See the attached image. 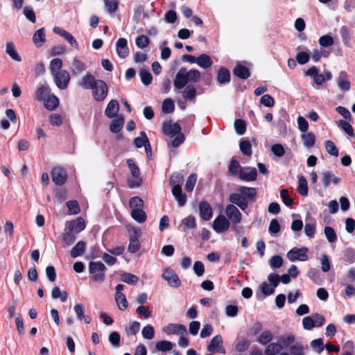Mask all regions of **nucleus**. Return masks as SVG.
Instances as JSON below:
<instances>
[{"label": "nucleus", "mask_w": 355, "mask_h": 355, "mask_svg": "<svg viewBox=\"0 0 355 355\" xmlns=\"http://www.w3.org/2000/svg\"><path fill=\"white\" fill-rule=\"evenodd\" d=\"M142 83L148 86L152 83L153 76L148 69H142L139 73Z\"/></svg>", "instance_id": "c03bdc74"}, {"label": "nucleus", "mask_w": 355, "mask_h": 355, "mask_svg": "<svg viewBox=\"0 0 355 355\" xmlns=\"http://www.w3.org/2000/svg\"><path fill=\"white\" fill-rule=\"evenodd\" d=\"M304 146L308 148L313 147L315 143V136L313 132H306L301 135Z\"/></svg>", "instance_id": "f704fd0d"}, {"label": "nucleus", "mask_w": 355, "mask_h": 355, "mask_svg": "<svg viewBox=\"0 0 355 355\" xmlns=\"http://www.w3.org/2000/svg\"><path fill=\"white\" fill-rule=\"evenodd\" d=\"M242 168L243 167L239 164L237 160L234 159L231 160L229 166V171L232 175H238V176H239V173H241Z\"/></svg>", "instance_id": "4d7b16f0"}, {"label": "nucleus", "mask_w": 355, "mask_h": 355, "mask_svg": "<svg viewBox=\"0 0 355 355\" xmlns=\"http://www.w3.org/2000/svg\"><path fill=\"white\" fill-rule=\"evenodd\" d=\"M98 79L91 73H87L78 83V85L85 89H92L96 84Z\"/></svg>", "instance_id": "4be33fe9"}, {"label": "nucleus", "mask_w": 355, "mask_h": 355, "mask_svg": "<svg viewBox=\"0 0 355 355\" xmlns=\"http://www.w3.org/2000/svg\"><path fill=\"white\" fill-rule=\"evenodd\" d=\"M131 216L134 220L139 223H142L146 220V214L142 208L139 209L132 210Z\"/></svg>", "instance_id": "a18cd8bd"}, {"label": "nucleus", "mask_w": 355, "mask_h": 355, "mask_svg": "<svg viewBox=\"0 0 355 355\" xmlns=\"http://www.w3.org/2000/svg\"><path fill=\"white\" fill-rule=\"evenodd\" d=\"M234 128L239 135H243L246 131V122L243 119H236L234 121Z\"/></svg>", "instance_id": "603ef678"}, {"label": "nucleus", "mask_w": 355, "mask_h": 355, "mask_svg": "<svg viewBox=\"0 0 355 355\" xmlns=\"http://www.w3.org/2000/svg\"><path fill=\"white\" fill-rule=\"evenodd\" d=\"M104 3L107 12L112 14L118 10L119 1L118 0H104Z\"/></svg>", "instance_id": "de8ad7c7"}, {"label": "nucleus", "mask_w": 355, "mask_h": 355, "mask_svg": "<svg viewBox=\"0 0 355 355\" xmlns=\"http://www.w3.org/2000/svg\"><path fill=\"white\" fill-rule=\"evenodd\" d=\"M325 236L329 243H334L337 240L335 230L329 226H326L324 230Z\"/></svg>", "instance_id": "13d9d810"}, {"label": "nucleus", "mask_w": 355, "mask_h": 355, "mask_svg": "<svg viewBox=\"0 0 355 355\" xmlns=\"http://www.w3.org/2000/svg\"><path fill=\"white\" fill-rule=\"evenodd\" d=\"M121 280L128 284L135 285L139 281V277L135 275L123 272L121 274Z\"/></svg>", "instance_id": "a19ab883"}, {"label": "nucleus", "mask_w": 355, "mask_h": 355, "mask_svg": "<svg viewBox=\"0 0 355 355\" xmlns=\"http://www.w3.org/2000/svg\"><path fill=\"white\" fill-rule=\"evenodd\" d=\"M291 355H304V347L299 343L293 345L290 347Z\"/></svg>", "instance_id": "774afa93"}, {"label": "nucleus", "mask_w": 355, "mask_h": 355, "mask_svg": "<svg viewBox=\"0 0 355 355\" xmlns=\"http://www.w3.org/2000/svg\"><path fill=\"white\" fill-rule=\"evenodd\" d=\"M85 228V223L82 218L70 222L69 229L74 233H79Z\"/></svg>", "instance_id": "c85d7f7f"}, {"label": "nucleus", "mask_w": 355, "mask_h": 355, "mask_svg": "<svg viewBox=\"0 0 355 355\" xmlns=\"http://www.w3.org/2000/svg\"><path fill=\"white\" fill-rule=\"evenodd\" d=\"M6 53L9 55V56L16 61H21V58L16 51L15 46L12 42H7L6 43Z\"/></svg>", "instance_id": "79ce46f5"}, {"label": "nucleus", "mask_w": 355, "mask_h": 355, "mask_svg": "<svg viewBox=\"0 0 355 355\" xmlns=\"http://www.w3.org/2000/svg\"><path fill=\"white\" fill-rule=\"evenodd\" d=\"M53 31L54 33L64 37L71 44V46L78 49V44L75 37L71 33L58 26H55Z\"/></svg>", "instance_id": "6ab92c4d"}, {"label": "nucleus", "mask_w": 355, "mask_h": 355, "mask_svg": "<svg viewBox=\"0 0 355 355\" xmlns=\"http://www.w3.org/2000/svg\"><path fill=\"white\" fill-rule=\"evenodd\" d=\"M105 266L101 261H90L89 272L94 282H103L105 279Z\"/></svg>", "instance_id": "20e7f679"}, {"label": "nucleus", "mask_w": 355, "mask_h": 355, "mask_svg": "<svg viewBox=\"0 0 355 355\" xmlns=\"http://www.w3.org/2000/svg\"><path fill=\"white\" fill-rule=\"evenodd\" d=\"M55 85L60 89H65L68 87L69 84L71 76L69 73L65 70H60L59 72L52 75Z\"/></svg>", "instance_id": "0eeeda50"}, {"label": "nucleus", "mask_w": 355, "mask_h": 355, "mask_svg": "<svg viewBox=\"0 0 355 355\" xmlns=\"http://www.w3.org/2000/svg\"><path fill=\"white\" fill-rule=\"evenodd\" d=\"M114 299L117 304V306L120 310L124 311L125 309H127L128 306V302L124 294L115 295Z\"/></svg>", "instance_id": "49530a36"}, {"label": "nucleus", "mask_w": 355, "mask_h": 355, "mask_svg": "<svg viewBox=\"0 0 355 355\" xmlns=\"http://www.w3.org/2000/svg\"><path fill=\"white\" fill-rule=\"evenodd\" d=\"M239 147L241 151L243 153V155L247 156H250L252 155V146L248 140H241Z\"/></svg>", "instance_id": "3c124183"}, {"label": "nucleus", "mask_w": 355, "mask_h": 355, "mask_svg": "<svg viewBox=\"0 0 355 355\" xmlns=\"http://www.w3.org/2000/svg\"><path fill=\"white\" fill-rule=\"evenodd\" d=\"M197 180V175L195 173H191L187 178L186 184H185V189L188 192H191L194 188V186L196 184Z\"/></svg>", "instance_id": "0e129e2a"}, {"label": "nucleus", "mask_w": 355, "mask_h": 355, "mask_svg": "<svg viewBox=\"0 0 355 355\" xmlns=\"http://www.w3.org/2000/svg\"><path fill=\"white\" fill-rule=\"evenodd\" d=\"M207 350L211 353H225V349L223 347V339L220 335H216L211 338L207 347Z\"/></svg>", "instance_id": "9b49d317"}, {"label": "nucleus", "mask_w": 355, "mask_h": 355, "mask_svg": "<svg viewBox=\"0 0 355 355\" xmlns=\"http://www.w3.org/2000/svg\"><path fill=\"white\" fill-rule=\"evenodd\" d=\"M129 205L132 210L139 209L143 208L144 202L140 197L135 196L130 198Z\"/></svg>", "instance_id": "bf43d9fd"}, {"label": "nucleus", "mask_w": 355, "mask_h": 355, "mask_svg": "<svg viewBox=\"0 0 355 355\" xmlns=\"http://www.w3.org/2000/svg\"><path fill=\"white\" fill-rule=\"evenodd\" d=\"M239 193H232L229 196L230 201L237 205L241 210H245L249 202H254L257 196V190L254 187L239 186L237 189Z\"/></svg>", "instance_id": "f257e3e1"}, {"label": "nucleus", "mask_w": 355, "mask_h": 355, "mask_svg": "<svg viewBox=\"0 0 355 355\" xmlns=\"http://www.w3.org/2000/svg\"><path fill=\"white\" fill-rule=\"evenodd\" d=\"M124 119L123 117H118L111 122L110 125V130L113 133H118L122 129Z\"/></svg>", "instance_id": "ea45409f"}, {"label": "nucleus", "mask_w": 355, "mask_h": 355, "mask_svg": "<svg viewBox=\"0 0 355 355\" xmlns=\"http://www.w3.org/2000/svg\"><path fill=\"white\" fill-rule=\"evenodd\" d=\"M230 225V220L223 215H219L213 222V229L217 233H223L227 231Z\"/></svg>", "instance_id": "1a4fd4ad"}, {"label": "nucleus", "mask_w": 355, "mask_h": 355, "mask_svg": "<svg viewBox=\"0 0 355 355\" xmlns=\"http://www.w3.org/2000/svg\"><path fill=\"white\" fill-rule=\"evenodd\" d=\"M62 67V61L60 58H54L50 62L49 69L51 75L59 72Z\"/></svg>", "instance_id": "8fccbe9b"}, {"label": "nucleus", "mask_w": 355, "mask_h": 355, "mask_svg": "<svg viewBox=\"0 0 355 355\" xmlns=\"http://www.w3.org/2000/svg\"><path fill=\"white\" fill-rule=\"evenodd\" d=\"M239 179L244 182L255 181L257 178V171L254 167H243L239 173Z\"/></svg>", "instance_id": "f8f14e48"}, {"label": "nucleus", "mask_w": 355, "mask_h": 355, "mask_svg": "<svg viewBox=\"0 0 355 355\" xmlns=\"http://www.w3.org/2000/svg\"><path fill=\"white\" fill-rule=\"evenodd\" d=\"M52 180L56 185L64 184L67 179V173L62 167H55L51 171Z\"/></svg>", "instance_id": "9d476101"}, {"label": "nucleus", "mask_w": 355, "mask_h": 355, "mask_svg": "<svg viewBox=\"0 0 355 355\" xmlns=\"http://www.w3.org/2000/svg\"><path fill=\"white\" fill-rule=\"evenodd\" d=\"M117 55L121 58H125L129 54V48L125 38H119L116 44Z\"/></svg>", "instance_id": "f3484780"}, {"label": "nucleus", "mask_w": 355, "mask_h": 355, "mask_svg": "<svg viewBox=\"0 0 355 355\" xmlns=\"http://www.w3.org/2000/svg\"><path fill=\"white\" fill-rule=\"evenodd\" d=\"M199 211L200 217L205 220H209L212 217V208L207 201L200 202Z\"/></svg>", "instance_id": "412c9836"}, {"label": "nucleus", "mask_w": 355, "mask_h": 355, "mask_svg": "<svg viewBox=\"0 0 355 355\" xmlns=\"http://www.w3.org/2000/svg\"><path fill=\"white\" fill-rule=\"evenodd\" d=\"M135 43L137 47L144 49L149 44L150 40L146 35H141L136 38Z\"/></svg>", "instance_id": "69168bd1"}, {"label": "nucleus", "mask_w": 355, "mask_h": 355, "mask_svg": "<svg viewBox=\"0 0 355 355\" xmlns=\"http://www.w3.org/2000/svg\"><path fill=\"white\" fill-rule=\"evenodd\" d=\"M141 334L145 339L151 340L155 336V329L152 325L148 324L143 328Z\"/></svg>", "instance_id": "680f3d73"}, {"label": "nucleus", "mask_w": 355, "mask_h": 355, "mask_svg": "<svg viewBox=\"0 0 355 355\" xmlns=\"http://www.w3.org/2000/svg\"><path fill=\"white\" fill-rule=\"evenodd\" d=\"M51 296L53 299L60 298L61 302H64L67 299L68 293L65 291H61L60 288L56 286L53 288Z\"/></svg>", "instance_id": "09e8293b"}, {"label": "nucleus", "mask_w": 355, "mask_h": 355, "mask_svg": "<svg viewBox=\"0 0 355 355\" xmlns=\"http://www.w3.org/2000/svg\"><path fill=\"white\" fill-rule=\"evenodd\" d=\"M234 205V204H230L227 205L225 208V213L227 218L231 220L234 225V230L237 231L236 225L241 223L242 214L238 208Z\"/></svg>", "instance_id": "6e6552de"}, {"label": "nucleus", "mask_w": 355, "mask_h": 355, "mask_svg": "<svg viewBox=\"0 0 355 355\" xmlns=\"http://www.w3.org/2000/svg\"><path fill=\"white\" fill-rule=\"evenodd\" d=\"M217 80L220 84H226L230 81V73L228 69L221 67L218 71Z\"/></svg>", "instance_id": "473e14b6"}, {"label": "nucleus", "mask_w": 355, "mask_h": 355, "mask_svg": "<svg viewBox=\"0 0 355 355\" xmlns=\"http://www.w3.org/2000/svg\"><path fill=\"white\" fill-rule=\"evenodd\" d=\"M174 344L168 340L158 341L155 344V349L157 352H169L173 347Z\"/></svg>", "instance_id": "58836bf2"}, {"label": "nucleus", "mask_w": 355, "mask_h": 355, "mask_svg": "<svg viewBox=\"0 0 355 355\" xmlns=\"http://www.w3.org/2000/svg\"><path fill=\"white\" fill-rule=\"evenodd\" d=\"M182 92V96L186 100L192 101L196 96V89L192 84L185 86Z\"/></svg>", "instance_id": "c9c22d12"}, {"label": "nucleus", "mask_w": 355, "mask_h": 355, "mask_svg": "<svg viewBox=\"0 0 355 355\" xmlns=\"http://www.w3.org/2000/svg\"><path fill=\"white\" fill-rule=\"evenodd\" d=\"M92 89V96L96 101H103L108 93V87L105 81L98 79L96 84Z\"/></svg>", "instance_id": "39448f33"}, {"label": "nucleus", "mask_w": 355, "mask_h": 355, "mask_svg": "<svg viewBox=\"0 0 355 355\" xmlns=\"http://www.w3.org/2000/svg\"><path fill=\"white\" fill-rule=\"evenodd\" d=\"M86 249V243L83 241H78L71 250V256L73 258L83 255Z\"/></svg>", "instance_id": "2f4dec72"}, {"label": "nucleus", "mask_w": 355, "mask_h": 355, "mask_svg": "<svg viewBox=\"0 0 355 355\" xmlns=\"http://www.w3.org/2000/svg\"><path fill=\"white\" fill-rule=\"evenodd\" d=\"M233 73L238 78L246 80L250 76V70L245 66L241 64H236L233 69Z\"/></svg>", "instance_id": "393cba45"}, {"label": "nucleus", "mask_w": 355, "mask_h": 355, "mask_svg": "<svg viewBox=\"0 0 355 355\" xmlns=\"http://www.w3.org/2000/svg\"><path fill=\"white\" fill-rule=\"evenodd\" d=\"M51 94V89L48 85H41L36 91V99L44 101Z\"/></svg>", "instance_id": "7c9ffc66"}, {"label": "nucleus", "mask_w": 355, "mask_h": 355, "mask_svg": "<svg viewBox=\"0 0 355 355\" xmlns=\"http://www.w3.org/2000/svg\"><path fill=\"white\" fill-rule=\"evenodd\" d=\"M309 250L306 247H302L300 248H293L287 252V258L292 262L296 261H305L308 260V252Z\"/></svg>", "instance_id": "423d86ee"}, {"label": "nucleus", "mask_w": 355, "mask_h": 355, "mask_svg": "<svg viewBox=\"0 0 355 355\" xmlns=\"http://www.w3.org/2000/svg\"><path fill=\"white\" fill-rule=\"evenodd\" d=\"M162 278L168 282V284L175 288H178L181 286V282L178 275L172 270L166 269L163 274Z\"/></svg>", "instance_id": "ddd939ff"}, {"label": "nucleus", "mask_w": 355, "mask_h": 355, "mask_svg": "<svg viewBox=\"0 0 355 355\" xmlns=\"http://www.w3.org/2000/svg\"><path fill=\"white\" fill-rule=\"evenodd\" d=\"M140 135L141 137H136L134 140V144L138 148L144 146L149 141L145 132L141 131Z\"/></svg>", "instance_id": "6e6d98bb"}, {"label": "nucleus", "mask_w": 355, "mask_h": 355, "mask_svg": "<svg viewBox=\"0 0 355 355\" xmlns=\"http://www.w3.org/2000/svg\"><path fill=\"white\" fill-rule=\"evenodd\" d=\"M338 126L342 128L349 136L354 137V130L352 126L346 121L340 120L338 123Z\"/></svg>", "instance_id": "e2e57ef3"}, {"label": "nucleus", "mask_w": 355, "mask_h": 355, "mask_svg": "<svg viewBox=\"0 0 355 355\" xmlns=\"http://www.w3.org/2000/svg\"><path fill=\"white\" fill-rule=\"evenodd\" d=\"M283 347L281 344L272 343L268 345L264 350V355H275L279 354Z\"/></svg>", "instance_id": "e433bc0d"}, {"label": "nucleus", "mask_w": 355, "mask_h": 355, "mask_svg": "<svg viewBox=\"0 0 355 355\" xmlns=\"http://www.w3.org/2000/svg\"><path fill=\"white\" fill-rule=\"evenodd\" d=\"M311 347L318 354H320L324 348L323 340L322 338H317L311 342Z\"/></svg>", "instance_id": "5fc2aeb1"}, {"label": "nucleus", "mask_w": 355, "mask_h": 355, "mask_svg": "<svg viewBox=\"0 0 355 355\" xmlns=\"http://www.w3.org/2000/svg\"><path fill=\"white\" fill-rule=\"evenodd\" d=\"M33 41L37 47L42 46L46 42L44 28L38 29L33 35Z\"/></svg>", "instance_id": "c756f323"}, {"label": "nucleus", "mask_w": 355, "mask_h": 355, "mask_svg": "<svg viewBox=\"0 0 355 355\" xmlns=\"http://www.w3.org/2000/svg\"><path fill=\"white\" fill-rule=\"evenodd\" d=\"M321 180L325 188L328 187L331 182L334 184H338L341 181L340 178L336 177L332 171H329L322 173Z\"/></svg>", "instance_id": "dca6fc26"}, {"label": "nucleus", "mask_w": 355, "mask_h": 355, "mask_svg": "<svg viewBox=\"0 0 355 355\" xmlns=\"http://www.w3.org/2000/svg\"><path fill=\"white\" fill-rule=\"evenodd\" d=\"M59 99L54 94H50L44 101V106L48 110H53L58 107Z\"/></svg>", "instance_id": "cd10ccee"}, {"label": "nucleus", "mask_w": 355, "mask_h": 355, "mask_svg": "<svg viewBox=\"0 0 355 355\" xmlns=\"http://www.w3.org/2000/svg\"><path fill=\"white\" fill-rule=\"evenodd\" d=\"M184 182V177L180 173H174L170 178V184L172 188L182 187Z\"/></svg>", "instance_id": "4c0bfd02"}, {"label": "nucleus", "mask_w": 355, "mask_h": 355, "mask_svg": "<svg viewBox=\"0 0 355 355\" xmlns=\"http://www.w3.org/2000/svg\"><path fill=\"white\" fill-rule=\"evenodd\" d=\"M162 130L164 135L173 138L181 133V127L178 123L171 124V123L164 122L163 123Z\"/></svg>", "instance_id": "4468645a"}, {"label": "nucleus", "mask_w": 355, "mask_h": 355, "mask_svg": "<svg viewBox=\"0 0 355 355\" xmlns=\"http://www.w3.org/2000/svg\"><path fill=\"white\" fill-rule=\"evenodd\" d=\"M126 163L132 177L128 180V187L131 189L139 187L142 183L139 168L132 159H128Z\"/></svg>", "instance_id": "7ed1b4c3"}, {"label": "nucleus", "mask_w": 355, "mask_h": 355, "mask_svg": "<svg viewBox=\"0 0 355 355\" xmlns=\"http://www.w3.org/2000/svg\"><path fill=\"white\" fill-rule=\"evenodd\" d=\"M172 193L180 207H183L187 202V196L182 193V187L172 188Z\"/></svg>", "instance_id": "bb28decb"}, {"label": "nucleus", "mask_w": 355, "mask_h": 355, "mask_svg": "<svg viewBox=\"0 0 355 355\" xmlns=\"http://www.w3.org/2000/svg\"><path fill=\"white\" fill-rule=\"evenodd\" d=\"M134 233L130 236V243L128 245V251L131 253H135L140 249V243L139 241V235L140 234L139 229H134Z\"/></svg>", "instance_id": "2eb2a0df"}, {"label": "nucleus", "mask_w": 355, "mask_h": 355, "mask_svg": "<svg viewBox=\"0 0 355 355\" xmlns=\"http://www.w3.org/2000/svg\"><path fill=\"white\" fill-rule=\"evenodd\" d=\"M298 185L297 190L298 193L302 196L308 195V183L306 178L303 175H298Z\"/></svg>", "instance_id": "72a5a7b5"}, {"label": "nucleus", "mask_w": 355, "mask_h": 355, "mask_svg": "<svg viewBox=\"0 0 355 355\" xmlns=\"http://www.w3.org/2000/svg\"><path fill=\"white\" fill-rule=\"evenodd\" d=\"M272 338L273 335L272 332L269 330H265L257 338V342L263 345H266L268 344L272 340Z\"/></svg>", "instance_id": "37998d69"}, {"label": "nucleus", "mask_w": 355, "mask_h": 355, "mask_svg": "<svg viewBox=\"0 0 355 355\" xmlns=\"http://www.w3.org/2000/svg\"><path fill=\"white\" fill-rule=\"evenodd\" d=\"M196 64L202 69H207L212 66L213 62L209 55L202 53L197 58Z\"/></svg>", "instance_id": "a878e982"}, {"label": "nucleus", "mask_w": 355, "mask_h": 355, "mask_svg": "<svg viewBox=\"0 0 355 355\" xmlns=\"http://www.w3.org/2000/svg\"><path fill=\"white\" fill-rule=\"evenodd\" d=\"M338 87L343 92H347L350 89V82L349 76L346 71H342L339 73L338 77L336 79Z\"/></svg>", "instance_id": "a211bd4d"}, {"label": "nucleus", "mask_w": 355, "mask_h": 355, "mask_svg": "<svg viewBox=\"0 0 355 355\" xmlns=\"http://www.w3.org/2000/svg\"><path fill=\"white\" fill-rule=\"evenodd\" d=\"M174 103L171 98H166L162 103V110L164 114H170L174 111Z\"/></svg>", "instance_id": "864d4df0"}, {"label": "nucleus", "mask_w": 355, "mask_h": 355, "mask_svg": "<svg viewBox=\"0 0 355 355\" xmlns=\"http://www.w3.org/2000/svg\"><path fill=\"white\" fill-rule=\"evenodd\" d=\"M119 110V105L118 101L113 99L108 103L105 110V114L108 118L112 119L117 114Z\"/></svg>", "instance_id": "b1692460"}, {"label": "nucleus", "mask_w": 355, "mask_h": 355, "mask_svg": "<svg viewBox=\"0 0 355 355\" xmlns=\"http://www.w3.org/2000/svg\"><path fill=\"white\" fill-rule=\"evenodd\" d=\"M201 77V73L198 69L188 70L185 67L179 69L173 80V85L175 89H181L189 84L198 83Z\"/></svg>", "instance_id": "f03ea898"}, {"label": "nucleus", "mask_w": 355, "mask_h": 355, "mask_svg": "<svg viewBox=\"0 0 355 355\" xmlns=\"http://www.w3.org/2000/svg\"><path fill=\"white\" fill-rule=\"evenodd\" d=\"M269 264L272 268H279L283 265V259L279 255H274L270 258Z\"/></svg>", "instance_id": "338daca9"}, {"label": "nucleus", "mask_w": 355, "mask_h": 355, "mask_svg": "<svg viewBox=\"0 0 355 355\" xmlns=\"http://www.w3.org/2000/svg\"><path fill=\"white\" fill-rule=\"evenodd\" d=\"M162 330L167 334H175L180 333L181 334H184L187 333L186 327L180 324H168V325L164 327Z\"/></svg>", "instance_id": "aec40b11"}, {"label": "nucleus", "mask_w": 355, "mask_h": 355, "mask_svg": "<svg viewBox=\"0 0 355 355\" xmlns=\"http://www.w3.org/2000/svg\"><path fill=\"white\" fill-rule=\"evenodd\" d=\"M72 75L77 76L87 69L86 64L78 58H74L70 67Z\"/></svg>", "instance_id": "5701e85b"}, {"label": "nucleus", "mask_w": 355, "mask_h": 355, "mask_svg": "<svg viewBox=\"0 0 355 355\" xmlns=\"http://www.w3.org/2000/svg\"><path fill=\"white\" fill-rule=\"evenodd\" d=\"M182 223L184 225V228L186 229H193L196 227V218L193 215L184 218L182 220Z\"/></svg>", "instance_id": "052dcab7"}]
</instances>
